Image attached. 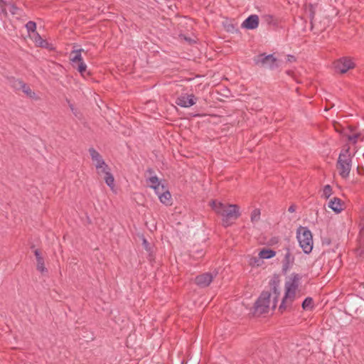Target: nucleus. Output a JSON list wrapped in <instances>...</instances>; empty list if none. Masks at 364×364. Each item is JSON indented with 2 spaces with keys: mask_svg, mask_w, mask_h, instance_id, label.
I'll return each mask as SVG.
<instances>
[{
  "mask_svg": "<svg viewBox=\"0 0 364 364\" xmlns=\"http://www.w3.org/2000/svg\"><path fill=\"white\" fill-rule=\"evenodd\" d=\"M105 181L106 184L110 187L113 188L114 186V178L113 175L111 173H106V176H104Z\"/></svg>",
  "mask_w": 364,
  "mask_h": 364,
  "instance_id": "29",
  "label": "nucleus"
},
{
  "mask_svg": "<svg viewBox=\"0 0 364 364\" xmlns=\"http://www.w3.org/2000/svg\"><path fill=\"white\" fill-rule=\"evenodd\" d=\"M158 194L159 196V200L162 203L166 205H171V195L168 191L163 192L162 193L159 192Z\"/></svg>",
  "mask_w": 364,
  "mask_h": 364,
  "instance_id": "22",
  "label": "nucleus"
},
{
  "mask_svg": "<svg viewBox=\"0 0 364 364\" xmlns=\"http://www.w3.org/2000/svg\"><path fill=\"white\" fill-rule=\"evenodd\" d=\"M142 245L146 252H151L153 246L145 238L143 239Z\"/></svg>",
  "mask_w": 364,
  "mask_h": 364,
  "instance_id": "35",
  "label": "nucleus"
},
{
  "mask_svg": "<svg viewBox=\"0 0 364 364\" xmlns=\"http://www.w3.org/2000/svg\"><path fill=\"white\" fill-rule=\"evenodd\" d=\"M178 38H180L181 43H188V44L197 43L198 38L193 33H191V34L180 33L178 35Z\"/></svg>",
  "mask_w": 364,
  "mask_h": 364,
  "instance_id": "17",
  "label": "nucleus"
},
{
  "mask_svg": "<svg viewBox=\"0 0 364 364\" xmlns=\"http://www.w3.org/2000/svg\"><path fill=\"white\" fill-rule=\"evenodd\" d=\"M197 98L194 95H181L176 100V104L182 107H190L196 104Z\"/></svg>",
  "mask_w": 364,
  "mask_h": 364,
  "instance_id": "9",
  "label": "nucleus"
},
{
  "mask_svg": "<svg viewBox=\"0 0 364 364\" xmlns=\"http://www.w3.org/2000/svg\"><path fill=\"white\" fill-rule=\"evenodd\" d=\"M346 156H338L336 163V168L338 170L339 175L343 178H347L352 166V159H346Z\"/></svg>",
  "mask_w": 364,
  "mask_h": 364,
  "instance_id": "6",
  "label": "nucleus"
},
{
  "mask_svg": "<svg viewBox=\"0 0 364 364\" xmlns=\"http://www.w3.org/2000/svg\"><path fill=\"white\" fill-rule=\"evenodd\" d=\"M20 90H22L28 97L31 98H36V93L31 90L27 84L24 83Z\"/></svg>",
  "mask_w": 364,
  "mask_h": 364,
  "instance_id": "28",
  "label": "nucleus"
},
{
  "mask_svg": "<svg viewBox=\"0 0 364 364\" xmlns=\"http://www.w3.org/2000/svg\"><path fill=\"white\" fill-rule=\"evenodd\" d=\"M272 242L273 243H274V242H277V238H276V237L272 238Z\"/></svg>",
  "mask_w": 364,
  "mask_h": 364,
  "instance_id": "46",
  "label": "nucleus"
},
{
  "mask_svg": "<svg viewBox=\"0 0 364 364\" xmlns=\"http://www.w3.org/2000/svg\"><path fill=\"white\" fill-rule=\"evenodd\" d=\"M33 252L36 259L43 257L39 250L36 249L33 251Z\"/></svg>",
  "mask_w": 364,
  "mask_h": 364,
  "instance_id": "41",
  "label": "nucleus"
},
{
  "mask_svg": "<svg viewBox=\"0 0 364 364\" xmlns=\"http://www.w3.org/2000/svg\"><path fill=\"white\" fill-rule=\"evenodd\" d=\"M7 10H9V11L12 15H15V14H17V12H18V8L15 4H13V3H11V2H6V14L7 13Z\"/></svg>",
  "mask_w": 364,
  "mask_h": 364,
  "instance_id": "30",
  "label": "nucleus"
},
{
  "mask_svg": "<svg viewBox=\"0 0 364 364\" xmlns=\"http://www.w3.org/2000/svg\"><path fill=\"white\" fill-rule=\"evenodd\" d=\"M6 1L4 0H0V12L2 14H6Z\"/></svg>",
  "mask_w": 364,
  "mask_h": 364,
  "instance_id": "37",
  "label": "nucleus"
},
{
  "mask_svg": "<svg viewBox=\"0 0 364 364\" xmlns=\"http://www.w3.org/2000/svg\"><path fill=\"white\" fill-rule=\"evenodd\" d=\"M75 69L77 70V71L81 74L82 76L85 75V73L87 72V65L83 62H80L77 64H73L72 65Z\"/></svg>",
  "mask_w": 364,
  "mask_h": 364,
  "instance_id": "26",
  "label": "nucleus"
},
{
  "mask_svg": "<svg viewBox=\"0 0 364 364\" xmlns=\"http://www.w3.org/2000/svg\"><path fill=\"white\" fill-rule=\"evenodd\" d=\"M149 181L151 183L150 187L154 189L156 193H159L161 183L159 180V178L156 176H151L149 178Z\"/></svg>",
  "mask_w": 364,
  "mask_h": 364,
  "instance_id": "23",
  "label": "nucleus"
},
{
  "mask_svg": "<svg viewBox=\"0 0 364 364\" xmlns=\"http://www.w3.org/2000/svg\"><path fill=\"white\" fill-rule=\"evenodd\" d=\"M210 205L217 214L220 215L221 216H223L226 208L228 207V205L223 203H217L215 200H211L210 202Z\"/></svg>",
  "mask_w": 364,
  "mask_h": 364,
  "instance_id": "16",
  "label": "nucleus"
},
{
  "mask_svg": "<svg viewBox=\"0 0 364 364\" xmlns=\"http://www.w3.org/2000/svg\"><path fill=\"white\" fill-rule=\"evenodd\" d=\"M37 266L36 269L38 271H39L41 274H44L48 272L47 268L45 267L44 263V259L43 257L39 258L36 259Z\"/></svg>",
  "mask_w": 364,
  "mask_h": 364,
  "instance_id": "27",
  "label": "nucleus"
},
{
  "mask_svg": "<svg viewBox=\"0 0 364 364\" xmlns=\"http://www.w3.org/2000/svg\"><path fill=\"white\" fill-rule=\"evenodd\" d=\"M287 252L282 261V273L287 274V271L291 267L294 262V257L291 254L290 249L288 246L284 247Z\"/></svg>",
  "mask_w": 364,
  "mask_h": 364,
  "instance_id": "11",
  "label": "nucleus"
},
{
  "mask_svg": "<svg viewBox=\"0 0 364 364\" xmlns=\"http://www.w3.org/2000/svg\"><path fill=\"white\" fill-rule=\"evenodd\" d=\"M287 61L289 63H294L296 61V58L293 55H287Z\"/></svg>",
  "mask_w": 364,
  "mask_h": 364,
  "instance_id": "39",
  "label": "nucleus"
},
{
  "mask_svg": "<svg viewBox=\"0 0 364 364\" xmlns=\"http://www.w3.org/2000/svg\"><path fill=\"white\" fill-rule=\"evenodd\" d=\"M332 194V188L330 185H326L323 189V196L328 198Z\"/></svg>",
  "mask_w": 364,
  "mask_h": 364,
  "instance_id": "33",
  "label": "nucleus"
},
{
  "mask_svg": "<svg viewBox=\"0 0 364 364\" xmlns=\"http://www.w3.org/2000/svg\"><path fill=\"white\" fill-rule=\"evenodd\" d=\"M348 129H349L350 132H353L354 131L355 128L351 127V126H350V127H348Z\"/></svg>",
  "mask_w": 364,
  "mask_h": 364,
  "instance_id": "45",
  "label": "nucleus"
},
{
  "mask_svg": "<svg viewBox=\"0 0 364 364\" xmlns=\"http://www.w3.org/2000/svg\"><path fill=\"white\" fill-rule=\"evenodd\" d=\"M362 227L360 230L359 232V240H358V250L360 251V255H364V220L361 223Z\"/></svg>",
  "mask_w": 364,
  "mask_h": 364,
  "instance_id": "20",
  "label": "nucleus"
},
{
  "mask_svg": "<svg viewBox=\"0 0 364 364\" xmlns=\"http://www.w3.org/2000/svg\"><path fill=\"white\" fill-rule=\"evenodd\" d=\"M276 255V252L271 249L263 248L259 253V258L271 259Z\"/></svg>",
  "mask_w": 364,
  "mask_h": 364,
  "instance_id": "21",
  "label": "nucleus"
},
{
  "mask_svg": "<svg viewBox=\"0 0 364 364\" xmlns=\"http://www.w3.org/2000/svg\"><path fill=\"white\" fill-rule=\"evenodd\" d=\"M280 283L279 276L278 274H274L272 278L270 279L269 284L270 286L271 291H272L274 296L272 300V309H274L277 307V304L278 302V297L280 294V291L279 290V285Z\"/></svg>",
  "mask_w": 364,
  "mask_h": 364,
  "instance_id": "8",
  "label": "nucleus"
},
{
  "mask_svg": "<svg viewBox=\"0 0 364 364\" xmlns=\"http://www.w3.org/2000/svg\"><path fill=\"white\" fill-rule=\"evenodd\" d=\"M83 51V49L80 48L78 50H73L70 54V60L73 64H77L80 62H83V59L82 58L81 53Z\"/></svg>",
  "mask_w": 364,
  "mask_h": 364,
  "instance_id": "18",
  "label": "nucleus"
},
{
  "mask_svg": "<svg viewBox=\"0 0 364 364\" xmlns=\"http://www.w3.org/2000/svg\"><path fill=\"white\" fill-rule=\"evenodd\" d=\"M327 244H330V241L326 240Z\"/></svg>",
  "mask_w": 364,
  "mask_h": 364,
  "instance_id": "50",
  "label": "nucleus"
},
{
  "mask_svg": "<svg viewBox=\"0 0 364 364\" xmlns=\"http://www.w3.org/2000/svg\"><path fill=\"white\" fill-rule=\"evenodd\" d=\"M301 279V275L299 274L293 273L290 280L286 282L284 296L278 309L281 314H283V312L285 311L287 309V300H289L290 305H291L292 302L294 301L296 297V291L299 287V281Z\"/></svg>",
  "mask_w": 364,
  "mask_h": 364,
  "instance_id": "1",
  "label": "nucleus"
},
{
  "mask_svg": "<svg viewBox=\"0 0 364 364\" xmlns=\"http://www.w3.org/2000/svg\"><path fill=\"white\" fill-rule=\"evenodd\" d=\"M68 102H70L68 101ZM69 107H70L72 112L75 114V116L77 117L78 112H77V109L74 107V105L71 103H69Z\"/></svg>",
  "mask_w": 364,
  "mask_h": 364,
  "instance_id": "40",
  "label": "nucleus"
},
{
  "mask_svg": "<svg viewBox=\"0 0 364 364\" xmlns=\"http://www.w3.org/2000/svg\"><path fill=\"white\" fill-rule=\"evenodd\" d=\"M333 66L336 72L343 74L354 68L355 64L350 57L345 56L335 60Z\"/></svg>",
  "mask_w": 364,
  "mask_h": 364,
  "instance_id": "7",
  "label": "nucleus"
},
{
  "mask_svg": "<svg viewBox=\"0 0 364 364\" xmlns=\"http://www.w3.org/2000/svg\"><path fill=\"white\" fill-rule=\"evenodd\" d=\"M271 293L263 291L254 304V314L261 315L267 313L269 309Z\"/></svg>",
  "mask_w": 364,
  "mask_h": 364,
  "instance_id": "4",
  "label": "nucleus"
},
{
  "mask_svg": "<svg viewBox=\"0 0 364 364\" xmlns=\"http://www.w3.org/2000/svg\"><path fill=\"white\" fill-rule=\"evenodd\" d=\"M296 235L299 246L305 254H309L313 249V236L311 232L308 228L300 226L297 229Z\"/></svg>",
  "mask_w": 364,
  "mask_h": 364,
  "instance_id": "3",
  "label": "nucleus"
},
{
  "mask_svg": "<svg viewBox=\"0 0 364 364\" xmlns=\"http://www.w3.org/2000/svg\"><path fill=\"white\" fill-rule=\"evenodd\" d=\"M99 175L106 176V173H110V168L107 164L102 165L101 168L97 169Z\"/></svg>",
  "mask_w": 364,
  "mask_h": 364,
  "instance_id": "34",
  "label": "nucleus"
},
{
  "mask_svg": "<svg viewBox=\"0 0 364 364\" xmlns=\"http://www.w3.org/2000/svg\"><path fill=\"white\" fill-rule=\"evenodd\" d=\"M240 216V207L237 205H228L223 215V225L228 227L232 224V220H237Z\"/></svg>",
  "mask_w": 364,
  "mask_h": 364,
  "instance_id": "5",
  "label": "nucleus"
},
{
  "mask_svg": "<svg viewBox=\"0 0 364 364\" xmlns=\"http://www.w3.org/2000/svg\"><path fill=\"white\" fill-rule=\"evenodd\" d=\"M336 129L338 132H341V134H343V136H346L348 138V140L353 144H355L357 143L358 139H360L361 136L360 133H355V134H350L346 132L344 130L340 131L337 128H336Z\"/></svg>",
  "mask_w": 364,
  "mask_h": 364,
  "instance_id": "19",
  "label": "nucleus"
},
{
  "mask_svg": "<svg viewBox=\"0 0 364 364\" xmlns=\"http://www.w3.org/2000/svg\"><path fill=\"white\" fill-rule=\"evenodd\" d=\"M26 28L30 35H32V37L34 38L36 43H39V46H43L44 41L39 36L38 33H36V24L34 21H30L26 24Z\"/></svg>",
  "mask_w": 364,
  "mask_h": 364,
  "instance_id": "12",
  "label": "nucleus"
},
{
  "mask_svg": "<svg viewBox=\"0 0 364 364\" xmlns=\"http://www.w3.org/2000/svg\"><path fill=\"white\" fill-rule=\"evenodd\" d=\"M262 258H259V257L258 258L257 257H253L250 260V264L254 266V265H256V266H259V262H260V260H261Z\"/></svg>",
  "mask_w": 364,
  "mask_h": 364,
  "instance_id": "36",
  "label": "nucleus"
},
{
  "mask_svg": "<svg viewBox=\"0 0 364 364\" xmlns=\"http://www.w3.org/2000/svg\"><path fill=\"white\" fill-rule=\"evenodd\" d=\"M357 171H358V173L359 174H362L363 172L364 173V168L363 167H360V166H358Z\"/></svg>",
  "mask_w": 364,
  "mask_h": 364,
  "instance_id": "43",
  "label": "nucleus"
},
{
  "mask_svg": "<svg viewBox=\"0 0 364 364\" xmlns=\"http://www.w3.org/2000/svg\"><path fill=\"white\" fill-rule=\"evenodd\" d=\"M149 253L148 255V259L149 260L150 262L154 261L155 259V256L154 255V251H153V249L151 250V252H147Z\"/></svg>",
  "mask_w": 364,
  "mask_h": 364,
  "instance_id": "38",
  "label": "nucleus"
},
{
  "mask_svg": "<svg viewBox=\"0 0 364 364\" xmlns=\"http://www.w3.org/2000/svg\"><path fill=\"white\" fill-rule=\"evenodd\" d=\"M296 205L294 204H292L289 207L288 211L289 213H294L296 211Z\"/></svg>",
  "mask_w": 364,
  "mask_h": 364,
  "instance_id": "42",
  "label": "nucleus"
},
{
  "mask_svg": "<svg viewBox=\"0 0 364 364\" xmlns=\"http://www.w3.org/2000/svg\"><path fill=\"white\" fill-rule=\"evenodd\" d=\"M214 276L213 274L205 272L198 275L195 278V283L201 288L208 287L213 279Z\"/></svg>",
  "mask_w": 364,
  "mask_h": 364,
  "instance_id": "10",
  "label": "nucleus"
},
{
  "mask_svg": "<svg viewBox=\"0 0 364 364\" xmlns=\"http://www.w3.org/2000/svg\"><path fill=\"white\" fill-rule=\"evenodd\" d=\"M276 55L277 53H259L254 57L253 61L256 65L274 70L280 66V60Z\"/></svg>",
  "mask_w": 364,
  "mask_h": 364,
  "instance_id": "2",
  "label": "nucleus"
},
{
  "mask_svg": "<svg viewBox=\"0 0 364 364\" xmlns=\"http://www.w3.org/2000/svg\"><path fill=\"white\" fill-rule=\"evenodd\" d=\"M46 48H49L50 50H55V47L50 46V47H46Z\"/></svg>",
  "mask_w": 364,
  "mask_h": 364,
  "instance_id": "47",
  "label": "nucleus"
},
{
  "mask_svg": "<svg viewBox=\"0 0 364 364\" xmlns=\"http://www.w3.org/2000/svg\"><path fill=\"white\" fill-rule=\"evenodd\" d=\"M147 171L149 172L150 173H152L154 172L152 168H149Z\"/></svg>",
  "mask_w": 364,
  "mask_h": 364,
  "instance_id": "48",
  "label": "nucleus"
},
{
  "mask_svg": "<svg viewBox=\"0 0 364 364\" xmlns=\"http://www.w3.org/2000/svg\"><path fill=\"white\" fill-rule=\"evenodd\" d=\"M346 156V159H352V156L350 155V146L347 144H345L343 148H342V150L339 154V156Z\"/></svg>",
  "mask_w": 364,
  "mask_h": 364,
  "instance_id": "32",
  "label": "nucleus"
},
{
  "mask_svg": "<svg viewBox=\"0 0 364 364\" xmlns=\"http://www.w3.org/2000/svg\"><path fill=\"white\" fill-rule=\"evenodd\" d=\"M259 18L253 14L247 17L242 23V27L247 29H255L258 27Z\"/></svg>",
  "mask_w": 364,
  "mask_h": 364,
  "instance_id": "13",
  "label": "nucleus"
},
{
  "mask_svg": "<svg viewBox=\"0 0 364 364\" xmlns=\"http://www.w3.org/2000/svg\"><path fill=\"white\" fill-rule=\"evenodd\" d=\"M301 307L304 311L312 310L314 307L313 299L310 296L305 298L301 304Z\"/></svg>",
  "mask_w": 364,
  "mask_h": 364,
  "instance_id": "24",
  "label": "nucleus"
},
{
  "mask_svg": "<svg viewBox=\"0 0 364 364\" xmlns=\"http://www.w3.org/2000/svg\"><path fill=\"white\" fill-rule=\"evenodd\" d=\"M89 153L93 161H95V167L97 169L101 168L102 165H105V162L101 155L93 147L89 149Z\"/></svg>",
  "mask_w": 364,
  "mask_h": 364,
  "instance_id": "15",
  "label": "nucleus"
},
{
  "mask_svg": "<svg viewBox=\"0 0 364 364\" xmlns=\"http://www.w3.org/2000/svg\"><path fill=\"white\" fill-rule=\"evenodd\" d=\"M182 58L188 59L189 60L193 58V57L190 54H188V56H183Z\"/></svg>",
  "mask_w": 364,
  "mask_h": 364,
  "instance_id": "44",
  "label": "nucleus"
},
{
  "mask_svg": "<svg viewBox=\"0 0 364 364\" xmlns=\"http://www.w3.org/2000/svg\"><path fill=\"white\" fill-rule=\"evenodd\" d=\"M344 203L339 198L334 197L330 200L328 207L336 213H339L343 210Z\"/></svg>",
  "mask_w": 364,
  "mask_h": 364,
  "instance_id": "14",
  "label": "nucleus"
},
{
  "mask_svg": "<svg viewBox=\"0 0 364 364\" xmlns=\"http://www.w3.org/2000/svg\"><path fill=\"white\" fill-rule=\"evenodd\" d=\"M9 82L12 87H14L16 90H20L22 88L23 84L25 83L23 81L16 79L15 77H11L9 79Z\"/></svg>",
  "mask_w": 364,
  "mask_h": 364,
  "instance_id": "25",
  "label": "nucleus"
},
{
  "mask_svg": "<svg viewBox=\"0 0 364 364\" xmlns=\"http://www.w3.org/2000/svg\"><path fill=\"white\" fill-rule=\"evenodd\" d=\"M327 244H330V241L326 240Z\"/></svg>",
  "mask_w": 364,
  "mask_h": 364,
  "instance_id": "49",
  "label": "nucleus"
},
{
  "mask_svg": "<svg viewBox=\"0 0 364 364\" xmlns=\"http://www.w3.org/2000/svg\"><path fill=\"white\" fill-rule=\"evenodd\" d=\"M260 210L258 208H255L252 210L251 213V222L255 223L258 222L260 219Z\"/></svg>",
  "mask_w": 364,
  "mask_h": 364,
  "instance_id": "31",
  "label": "nucleus"
}]
</instances>
